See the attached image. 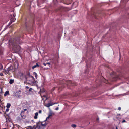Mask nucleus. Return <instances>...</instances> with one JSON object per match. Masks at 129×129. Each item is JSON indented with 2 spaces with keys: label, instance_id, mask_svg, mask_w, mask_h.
<instances>
[{
  "label": "nucleus",
  "instance_id": "f257e3e1",
  "mask_svg": "<svg viewBox=\"0 0 129 129\" xmlns=\"http://www.w3.org/2000/svg\"><path fill=\"white\" fill-rule=\"evenodd\" d=\"M44 122L39 121L37 122L36 125L33 126H29L25 128L24 129H44V127L47 125V124L45 122L44 123Z\"/></svg>",
  "mask_w": 129,
  "mask_h": 129
},
{
  "label": "nucleus",
  "instance_id": "f03ea898",
  "mask_svg": "<svg viewBox=\"0 0 129 129\" xmlns=\"http://www.w3.org/2000/svg\"><path fill=\"white\" fill-rule=\"evenodd\" d=\"M27 81H29V83L33 85L35 83V80L34 77L31 75L29 76L26 78Z\"/></svg>",
  "mask_w": 129,
  "mask_h": 129
},
{
  "label": "nucleus",
  "instance_id": "7ed1b4c3",
  "mask_svg": "<svg viewBox=\"0 0 129 129\" xmlns=\"http://www.w3.org/2000/svg\"><path fill=\"white\" fill-rule=\"evenodd\" d=\"M34 23V21L33 19H32L28 22L26 19H25V25L26 27L28 26H33Z\"/></svg>",
  "mask_w": 129,
  "mask_h": 129
},
{
  "label": "nucleus",
  "instance_id": "20e7f679",
  "mask_svg": "<svg viewBox=\"0 0 129 129\" xmlns=\"http://www.w3.org/2000/svg\"><path fill=\"white\" fill-rule=\"evenodd\" d=\"M13 68L12 66H11L9 67L7 70H5V73L8 74H10L12 72Z\"/></svg>",
  "mask_w": 129,
  "mask_h": 129
},
{
  "label": "nucleus",
  "instance_id": "39448f33",
  "mask_svg": "<svg viewBox=\"0 0 129 129\" xmlns=\"http://www.w3.org/2000/svg\"><path fill=\"white\" fill-rule=\"evenodd\" d=\"M66 10V8L62 6H59L57 9L56 10V11H65Z\"/></svg>",
  "mask_w": 129,
  "mask_h": 129
},
{
  "label": "nucleus",
  "instance_id": "423d86ee",
  "mask_svg": "<svg viewBox=\"0 0 129 129\" xmlns=\"http://www.w3.org/2000/svg\"><path fill=\"white\" fill-rule=\"evenodd\" d=\"M86 66L87 67V69L86 70L85 72V73H88V72L89 71V67L90 66V64H88V62H87V61H86Z\"/></svg>",
  "mask_w": 129,
  "mask_h": 129
},
{
  "label": "nucleus",
  "instance_id": "0eeeda50",
  "mask_svg": "<svg viewBox=\"0 0 129 129\" xmlns=\"http://www.w3.org/2000/svg\"><path fill=\"white\" fill-rule=\"evenodd\" d=\"M20 47L19 46H17L15 49V52L17 53L20 50Z\"/></svg>",
  "mask_w": 129,
  "mask_h": 129
},
{
  "label": "nucleus",
  "instance_id": "6e6552de",
  "mask_svg": "<svg viewBox=\"0 0 129 129\" xmlns=\"http://www.w3.org/2000/svg\"><path fill=\"white\" fill-rule=\"evenodd\" d=\"M57 103H48L46 104L45 106L48 107H49L50 106H52L53 105Z\"/></svg>",
  "mask_w": 129,
  "mask_h": 129
},
{
  "label": "nucleus",
  "instance_id": "1a4fd4ad",
  "mask_svg": "<svg viewBox=\"0 0 129 129\" xmlns=\"http://www.w3.org/2000/svg\"><path fill=\"white\" fill-rule=\"evenodd\" d=\"M67 82L68 83V84H71V85L72 86L73 85H77V84L76 83H72V82L71 80H67Z\"/></svg>",
  "mask_w": 129,
  "mask_h": 129
},
{
  "label": "nucleus",
  "instance_id": "9d476101",
  "mask_svg": "<svg viewBox=\"0 0 129 129\" xmlns=\"http://www.w3.org/2000/svg\"><path fill=\"white\" fill-rule=\"evenodd\" d=\"M20 115H21V117L22 118H21L20 119V118H19L18 117V120H21L22 119H25V118H26V117L25 115H24L23 114H22V113H21Z\"/></svg>",
  "mask_w": 129,
  "mask_h": 129
},
{
  "label": "nucleus",
  "instance_id": "9b49d317",
  "mask_svg": "<svg viewBox=\"0 0 129 129\" xmlns=\"http://www.w3.org/2000/svg\"><path fill=\"white\" fill-rule=\"evenodd\" d=\"M6 122H11V118L8 115V117H6Z\"/></svg>",
  "mask_w": 129,
  "mask_h": 129
},
{
  "label": "nucleus",
  "instance_id": "f8f14e48",
  "mask_svg": "<svg viewBox=\"0 0 129 129\" xmlns=\"http://www.w3.org/2000/svg\"><path fill=\"white\" fill-rule=\"evenodd\" d=\"M39 65L37 63H36V65H35L33 66L32 67V69H34V68H36L37 67H39Z\"/></svg>",
  "mask_w": 129,
  "mask_h": 129
},
{
  "label": "nucleus",
  "instance_id": "ddd939ff",
  "mask_svg": "<svg viewBox=\"0 0 129 129\" xmlns=\"http://www.w3.org/2000/svg\"><path fill=\"white\" fill-rule=\"evenodd\" d=\"M38 112H36L35 113V116L34 117V118L35 119H36L37 118V116L38 115Z\"/></svg>",
  "mask_w": 129,
  "mask_h": 129
},
{
  "label": "nucleus",
  "instance_id": "4468645a",
  "mask_svg": "<svg viewBox=\"0 0 129 129\" xmlns=\"http://www.w3.org/2000/svg\"><path fill=\"white\" fill-rule=\"evenodd\" d=\"M14 82V80L10 79L9 82V83L10 84H12Z\"/></svg>",
  "mask_w": 129,
  "mask_h": 129
},
{
  "label": "nucleus",
  "instance_id": "2eb2a0df",
  "mask_svg": "<svg viewBox=\"0 0 129 129\" xmlns=\"http://www.w3.org/2000/svg\"><path fill=\"white\" fill-rule=\"evenodd\" d=\"M11 106V104L10 103H8L7 104V105L6 106L7 108H9Z\"/></svg>",
  "mask_w": 129,
  "mask_h": 129
},
{
  "label": "nucleus",
  "instance_id": "dca6fc26",
  "mask_svg": "<svg viewBox=\"0 0 129 129\" xmlns=\"http://www.w3.org/2000/svg\"><path fill=\"white\" fill-rule=\"evenodd\" d=\"M33 74L35 76L36 78L37 79V75L36 73L35 72H34Z\"/></svg>",
  "mask_w": 129,
  "mask_h": 129
},
{
  "label": "nucleus",
  "instance_id": "f3484780",
  "mask_svg": "<svg viewBox=\"0 0 129 129\" xmlns=\"http://www.w3.org/2000/svg\"><path fill=\"white\" fill-rule=\"evenodd\" d=\"M52 114L51 113H50L49 114V116L48 117H47L46 118V119H48L51 116H52Z\"/></svg>",
  "mask_w": 129,
  "mask_h": 129
},
{
  "label": "nucleus",
  "instance_id": "a211bd4d",
  "mask_svg": "<svg viewBox=\"0 0 129 129\" xmlns=\"http://www.w3.org/2000/svg\"><path fill=\"white\" fill-rule=\"evenodd\" d=\"M43 64L45 66H46V65H48L49 67V65H50V63L49 62L47 63H44Z\"/></svg>",
  "mask_w": 129,
  "mask_h": 129
},
{
  "label": "nucleus",
  "instance_id": "6ab92c4d",
  "mask_svg": "<svg viewBox=\"0 0 129 129\" xmlns=\"http://www.w3.org/2000/svg\"><path fill=\"white\" fill-rule=\"evenodd\" d=\"M7 94H9V91H6L5 93L4 94V96H6Z\"/></svg>",
  "mask_w": 129,
  "mask_h": 129
},
{
  "label": "nucleus",
  "instance_id": "aec40b11",
  "mask_svg": "<svg viewBox=\"0 0 129 129\" xmlns=\"http://www.w3.org/2000/svg\"><path fill=\"white\" fill-rule=\"evenodd\" d=\"M27 110V109H24V110H23V111H22L21 112V113H22V114H24V113L25 111L26 110Z\"/></svg>",
  "mask_w": 129,
  "mask_h": 129
},
{
  "label": "nucleus",
  "instance_id": "412c9836",
  "mask_svg": "<svg viewBox=\"0 0 129 129\" xmlns=\"http://www.w3.org/2000/svg\"><path fill=\"white\" fill-rule=\"evenodd\" d=\"M71 126L72 127L75 128L76 126V125L75 124H73Z\"/></svg>",
  "mask_w": 129,
  "mask_h": 129
},
{
  "label": "nucleus",
  "instance_id": "4be33fe9",
  "mask_svg": "<svg viewBox=\"0 0 129 129\" xmlns=\"http://www.w3.org/2000/svg\"><path fill=\"white\" fill-rule=\"evenodd\" d=\"M0 66H1V69H3V66L2 65V64H0Z\"/></svg>",
  "mask_w": 129,
  "mask_h": 129
},
{
  "label": "nucleus",
  "instance_id": "5701e85b",
  "mask_svg": "<svg viewBox=\"0 0 129 129\" xmlns=\"http://www.w3.org/2000/svg\"><path fill=\"white\" fill-rule=\"evenodd\" d=\"M9 108H7V109H6V112H8L9 109Z\"/></svg>",
  "mask_w": 129,
  "mask_h": 129
},
{
  "label": "nucleus",
  "instance_id": "b1692460",
  "mask_svg": "<svg viewBox=\"0 0 129 129\" xmlns=\"http://www.w3.org/2000/svg\"><path fill=\"white\" fill-rule=\"evenodd\" d=\"M33 90V89L32 88H30L29 90V91L30 92L32 91V90Z\"/></svg>",
  "mask_w": 129,
  "mask_h": 129
},
{
  "label": "nucleus",
  "instance_id": "393cba45",
  "mask_svg": "<svg viewBox=\"0 0 129 129\" xmlns=\"http://www.w3.org/2000/svg\"><path fill=\"white\" fill-rule=\"evenodd\" d=\"M4 75L2 73H0V76H3Z\"/></svg>",
  "mask_w": 129,
  "mask_h": 129
},
{
  "label": "nucleus",
  "instance_id": "a878e982",
  "mask_svg": "<svg viewBox=\"0 0 129 129\" xmlns=\"http://www.w3.org/2000/svg\"><path fill=\"white\" fill-rule=\"evenodd\" d=\"M113 77L114 78H114V80H116V78H117L115 76Z\"/></svg>",
  "mask_w": 129,
  "mask_h": 129
},
{
  "label": "nucleus",
  "instance_id": "bb28decb",
  "mask_svg": "<svg viewBox=\"0 0 129 129\" xmlns=\"http://www.w3.org/2000/svg\"><path fill=\"white\" fill-rule=\"evenodd\" d=\"M126 121L125 120H123L122 122V123H123L124 122H126Z\"/></svg>",
  "mask_w": 129,
  "mask_h": 129
},
{
  "label": "nucleus",
  "instance_id": "cd10ccee",
  "mask_svg": "<svg viewBox=\"0 0 129 129\" xmlns=\"http://www.w3.org/2000/svg\"><path fill=\"white\" fill-rule=\"evenodd\" d=\"M2 91V89L0 88V93H1Z\"/></svg>",
  "mask_w": 129,
  "mask_h": 129
},
{
  "label": "nucleus",
  "instance_id": "c85d7f7f",
  "mask_svg": "<svg viewBox=\"0 0 129 129\" xmlns=\"http://www.w3.org/2000/svg\"><path fill=\"white\" fill-rule=\"evenodd\" d=\"M58 109H59V108L58 107H56L55 108V110H58Z\"/></svg>",
  "mask_w": 129,
  "mask_h": 129
},
{
  "label": "nucleus",
  "instance_id": "c756f323",
  "mask_svg": "<svg viewBox=\"0 0 129 129\" xmlns=\"http://www.w3.org/2000/svg\"><path fill=\"white\" fill-rule=\"evenodd\" d=\"M121 109V108L120 107H119L118 108V109L119 110H120Z\"/></svg>",
  "mask_w": 129,
  "mask_h": 129
},
{
  "label": "nucleus",
  "instance_id": "7c9ffc66",
  "mask_svg": "<svg viewBox=\"0 0 129 129\" xmlns=\"http://www.w3.org/2000/svg\"><path fill=\"white\" fill-rule=\"evenodd\" d=\"M15 19L14 18L12 20V21H13L14 22L15 21Z\"/></svg>",
  "mask_w": 129,
  "mask_h": 129
},
{
  "label": "nucleus",
  "instance_id": "2f4dec72",
  "mask_svg": "<svg viewBox=\"0 0 129 129\" xmlns=\"http://www.w3.org/2000/svg\"><path fill=\"white\" fill-rule=\"evenodd\" d=\"M108 81H107V80H106L105 81V82H104L105 83H107V82H108Z\"/></svg>",
  "mask_w": 129,
  "mask_h": 129
},
{
  "label": "nucleus",
  "instance_id": "473e14b6",
  "mask_svg": "<svg viewBox=\"0 0 129 129\" xmlns=\"http://www.w3.org/2000/svg\"><path fill=\"white\" fill-rule=\"evenodd\" d=\"M26 87L27 89H28L29 88V87L28 86H26Z\"/></svg>",
  "mask_w": 129,
  "mask_h": 129
},
{
  "label": "nucleus",
  "instance_id": "72a5a7b5",
  "mask_svg": "<svg viewBox=\"0 0 129 129\" xmlns=\"http://www.w3.org/2000/svg\"><path fill=\"white\" fill-rule=\"evenodd\" d=\"M41 110H40L39 111V113H41Z\"/></svg>",
  "mask_w": 129,
  "mask_h": 129
},
{
  "label": "nucleus",
  "instance_id": "f704fd0d",
  "mask_svg": "<svg viewBox=\"0 0 129 129\" xmlns=\"http://www.w3.org/2000/svg\"><path fill=\"white\" fill-rule=\"evenodd\" d=\"M23 74L22 73H21V75H20V76H23Z\"/></svg>",
  "mask_w": 129,
  "mask_h": 129
},
{
  "label": "nucleus",
  "instance_id": "c9c22d12",
  "mask_svg": "<svg viewBox=\"0 0 129 129\" xmlns=\"http://www.w3.org/2000/svg\"><path fill=\"white\" fill-rule=\"evenodd\" d=\"M94 17L95 18H96V15H94Z\"/></svg>",
  "mask_w": 129,
  "mask_h": 129
},
{
  "label": "nucleus",
  "instance_id": "e433bc0d",
  "mask_svg": "<svg viewBox=\"0 0 129 129\" xmlns=\"http://www.w3.org/2000/svg\"><path fill=\"white\" fill-rule=\"evenodd\" d=\"M55 87H54L52 89H53V90H54L55 89Z\"/></svg>",
  "mask_w": 129,
  "mask_h": 129
},
{
  "label": "nucleus",
  "instance_id": "4c0bfd02",
  "mask_svg": "<svg viewBox=\"0 0 129 129\" xmlns=\"http://www.w3.org/2000/svg\"><path fill=\"white\" fill-rule=\"evenodd\" d=\"M63 87V88L65 87V86L64 85L63 86V87Z\"/></svg>",
  "mask_w": 129,
  "mask_h": 129
},
{
  "label": "nucleus",
  "instance_id": "58836bf2",
  "mask_svg": "<svg viewBox=\"0 0 129 129\" xmlns=\"http://www.w3.org/2000/svg\"><path fill=\"white\" fill-rule=\"evenodd\" d=\"M19 92H21V91L20 90H19Z\"/></svg>",
  "mask_w": 129,
  "mask_h": 129
},
{
  "label": "nucleus",
  "instance_id": "ea45409f",
  "mask_svg": "<svg viewBox=\"0 0 129 129\" xmlns=\"http://www.w3.org/2000/svg\"><path fill=\"white\" fill-rule=\"evenodd\" d=\"M118 129V128L117 127H116V129Z\"/></svg>",
  "mask_w": 129,
  "mask_h": 129
},
{
  "label": "nucleus",
  "instance_id": "a19ab883",
  "mask_svg": "<svg viewBox=\"0 0 129 129\" xmlns=\"http://www.w3.org/2000/svg\"><path fill=\"white\" fill-rule=\"evenodd\" d=\"M113 74H115V73H113Z\"/></svg>",
  "mask_w": 129,
  "mask_h": 129
},
{
  "label": "nucleus",
  "instance_id": "79ce46f5",
  "mask_svg": "<svg viewBox=\"0 0 129 129\" xmlns=\"http://www.w3.org/2000/svg\"><path fill=\"white\" fill-rule=\"evenodd\" d=\"M2 129H7L6 128H3Z\"/></svg>",
  "mask_w": 129,
  "mask_h": 129
},
{
  "label": "nucleus",
  "instance_id": "37998d69",
  "mask_svg": "<svg viewBox=\"0 0 129 129\" xmlns=\"http://www.w3.org/2000/svg\"><path fill=\"white\" fill-rule=\"evenodd\" d=\"M119 53H120V52H119Z\"/></svg>",
  "mask_w": 129,
  "mask_h": 129
},
{
  "label": "nucleus",
  "instance_id": "c03bdc74",
  "mask_svg": "<svg viewBox=\"0 0 129 129\" xmlns=\"http://www.w3.org/2000/svg\"><path fill=\"white\" fill-rule=\"evenodd\" d=\"M16 95H17V94H18V93H16Z\"/></svg>",
  "mask_w": 129,
  "mask_h": 129
},
{
  "label": "nucleus",
  "instance_id": "a18cd8bd",
  "mask_svg": "<svg viewBox=\"0 0 129 129\" xmlns=\"http://www.w3.org/2000/svg\"><path fill=\"white\" fill-rule=\"evenodd\" d=\"M12 22H10V23H12Z\"/></svg>",
  "mask_w": 129,
  "mask_h": 129
},
{
  "label": "nucleus",
  "instance_id": "49530a36",
  "mask_svg": "<svg viewBox=\"0 0 129 129\" xmlns=\"http://www.w3.org/2000/svg\"><path fill=\"white\" fill-rule=\"evenodd\" d=\"M12 22H10V23H12Z\"/></svg>",
  "mask_w": 129,
  "mask_h": 129
},
{
  "label": "nucleus",
  "instance_id": "de8ad7c7",
  "mask_svg": "<svg viewBox=\"0 0 129 129\" xmlns=\"http://www.w3.org/2000/svg\"><path fill=\"white\" fill-rule=\"evenodd\" d=\"M12 22H10V23H12Z\"/></svg>",
  "mask_w": 129,
  "mask_h": 129
},
{
  "label": "nucleus",
  "instance_id": "09e8293b",
  "mask_svg": "<svg viewBox=\"0 0 129 129\" xmlns=\"http://www.w3.org/2000/svg\"><path fill=\"white\" fill-rule=\"evenodd\" d=\"M18 43H19V44H20V43L19 42Z\"/></svg>",
  "mask_w": 129,
  "mask_h": 129
},
{
  "label": "nucleus",
  "instance_id": "8fccbe9b",
  "mask_svg": "<svg viewBox=\"0 0 129 129\" xmlns=\"http://www.w3.org/2000/svg\"><path fill=\"white\" fill-rule=\"evenodd\" d=\"M1 79H0V80Z\"/></svg>",
  "mask_w": 129,
  "mask_h": 129
}]
</instances>
